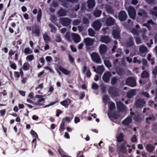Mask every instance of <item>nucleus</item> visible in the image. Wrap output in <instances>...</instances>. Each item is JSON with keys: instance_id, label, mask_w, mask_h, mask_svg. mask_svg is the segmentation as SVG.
I'll return each mask as SVG.
<instances>
[{"instance_id": "59", "label": "nucleus", "mask_w": 157, "mask_h": 157, "mask_svg": "<svg viewBox=\"0 0 157 157\" xmlns=\"http://www.w3.org/2000/svg\"><path fill=\"white\" fill-rule=\"evenodd\" d=\"M69 59L71 63H73L74 62L75 59L70 54L68 55Z\"/></svg>"}, {"instance_id": "24", "label": "nucleus", "mask_w": 157, "mask_h": 157, "mask_svg": "<svg viewBox=\"0 0 157 157\" xmlns=\"http://www.w3.org/2000/svg\"><path fill=\"white\" fill-rule=\"evenodd\" d=\"M67 13V11L65 10L60 8L58 12V15L59 16L62 17L66 16Z\"/></svg>"}, {"instance_id": "30", "label": "nucleus", "mask_w": 157, "mask_h": 157, "mask_svg": "<svg viewBox=\"0 0 157 157\" xmlns=\"http://www.w3.org/2000/svg\"><path fill=\"white\" fill-rule=\"evenodd\" d=\"M141 76L143 78H147L149 77V75L147 71L144 70L142 72Z\"/></svg>"}, {"instance_id": "22", "label": "nucleus", "mask_w": 157, "mask_h": 157, "mask_svg": "<svg viewBox=\"0 0 157 157\" xmlns=\"http://www.w3.org/2000/svg\"><path fill=\"white\" fill-rule=\"evenodd\" d=\"M137 14L139 16H143L145 17H147L148 16L147 12L143 9L139 10Z\"/></svg>"}, {"instance_id": "21", "label": "nucleus", "mask_w": 157, "mask_h": 157, "mask_svg": "<svg viewBox=\"0 0 157 157\" xmlns=\"http://www.w3.org/2000/svg\"><path fill=\"white\" fill-rule=\"evenodd\" d=\"M32 33L35 34V35L37 36H39L40 34V29L38 26L36 25H35V29H34V26L33 27Z\"/></svg>"}, {"instance_id": "63", "label": "nucleus", "mask_w": 157, "mask_h": 157, "mask_svg": "<svg viewBox=\"0 0 157 157\" xmlns=\"http://www.w3.org/2000/svg\"><path fill=\"white\" fill-rule=\"evenodd\" d=\"M85 97V93L84 92H81L80 94V95L79 97V99H80L82 100L83 99V98Z\"/></svg>"}, {"instance_id": "55", "label": "nucleus", "mask_w": 157, "mask_h": 157, "mask_svg": "<svg viewBox=\"0 0 157 157\" xmlns=\"http://www.w3.org/2000/svg\"><path fill=\"white\" fill-rule=\"evenodd\" d=\"M152 74L154 75V77L155 78L157 75V67H155L154 69L152 71Z\"/></svg>"}, {"instance_id": "17", "label": "nucleus", "mask_w": 157, "mask_h": 157, "mask_svg": "<svg viewBox=\"0 0 157 157\" xmlns=\"http://www.w3.org/2000/svg\"><path fill=\"white\" fill-rule=\"evenodd\" d=\"M71 101L70 99L67 98L60 102V104L64 106L65 108H67L68 105L71 103Z\"/></svg>"}, {"instance_id": "29", "label": "nucleus", "mask_w": 157, "mask_h": 157, "mask_svg": "<svg viewBox=\"0 0 157 157\" xmlns=\"http://www.w3.org/2000/svg\"><path fill=\"white\" fill-rule=\"evenodd\" d=\"M155 117H154L153 115H151L150 116L146 118V122L148 124H150V121L151 120H155Z\"/></svg>"}, {"instance_id": "5", "label": "nucleus", "mask_w": 157, "mask_h": 157, "mask_svg": "<svg viewBox=\"0 0 157 157\" xmlns=\"http://www.w3.org/2000/svg\"><path fill=\"white\" fill-rule=\"evenodd\" d=\"M127 17V15L125 11L124 10H122L118 13V19L121 21H125Z\"/></svg>"}, {"instance_id": "11", "label": "nucleus", "mask_w": 157, "mask_h": 157, "mask_svg": "<svg viewBox=\"0 0 157 157\" xmlns=\"http://www.w3.org/2000/svg\"><path fill=\"white\" fill-rule=\"evenodd\" d=\"M146 102L143 99H139L137 100L136 105L137 107L141 108L145 106Z\"/></svg>"}, {"instance_id": "49", "label": "nucleus", "mask_w": 157, "mask_h": 157, "mask_svg": "<svg viewBox=\"0 0 157 157\" xmlns=\"http://www.w3.org/2000/svg\"><path fill=\"white\" fill-rule=\"evenodd\" d=\"M117 73L119 75H121L122 74V69L120 68H118L116 69Z\"/></svg>"}, {"instance_id": "18", "label": "nucleus", "mask_w": 157, "mask_h": 157, "mask_svg": "<svg viewBox=\"0 0 157 157\" xmlns=\"http://www.w3.org/2000/svg\"><path fill=\"white\" fill-rule=\"evenodd\" d=\"M108 115L110 118H112L114 119H117L120 117L119 115L117 112L111 113H108Z\"/></svg>"}, {"instance_id": "39", "label": "nucleus", "mask_w": 157, "mask_h": 157, "mask_svg": "<svg viewBox=\"0 0 157 157\" xmlns=\"http://www.w3.org/2000/svg\"><path fill=\"white\" fill-rule=\"evenodd\" d=\"M131 33L133 34L136 36H138L139 35L138 30L135 28H133L132 29Z\"/></svg>"}, {"instance_id": "43", "label": "nucleus", "mask_w": 157, "mask_h": 157, "mask_svg": "<svg viewBox=\"0 0 157 157\" xmlns=\"http://www.w3.org/2000/svg\"><path fill=\"white\" fill-rule=\"evenodd\" d=\"M43 39L45 42L50 41V38L47 34H45L44 35Z\"/></svg>"}, {"instance_id": "61", "label": "nucleus", "mask_w": 157, "mask_h": 157, "mask_svg": "<svg viewBox=\"0 0 157 157\" xmlns=\"http://www.w3.org/2000/svg\"><path fill=\"white\" fill-rule=\"evenodd\" d=\"M50 19L51 21L53 23H54L57 21L56 17L54 15L52 16L51 17Z\"/></svg>"}, {"instance_id": "4", "label": "nucleus", "mask_w": 157, "mask_h": 157, "mask_svg": "<svg viewBox=\"0 0 157 157\" xmlns=\"http://www.w3.org/2000/svg\"><path fill=\"white\" fill-rule=\"evenodd\" d=\"M116 21L114 18L111 16H109L106 18L105 20V23L108 26H111L114 25Z\"/></svg>"}, {"instance_id": "6", "label": "nucleus", "mask_w": 157, "mask_h": 157, "mask_svg": "<svg viewBox=\"0 0 157 157\" xmlns=\"http://www.w3.org/2000/svg\"><path fill=\"white\" fill-rule=\"evenodd\" d=\"M128 14L130 17L134 19L135 18L136 16V12L135 9L131 6H129L128 10Z\"/></svg>"}, {"instance_id": "15", "label": "nucleus", "mask_w": 157, "mask_h": 157, "mask_svg": "<svg viewBox=\"0 0 157 157\" xmlns=\"http://www.w3.org/2000/svg\"><path fill=\"white\" fill-rule=\"evenodd\" d=\"M120 31L119 29H114L113 30L112 35L113 38L116 39H119L120 36Z\"/></svg>"}, {"instance_id": "19", "label": "nucleus", "mask_w": 157, "mask_h": 157, "mask_svg": "<svg viewBox=\"0 0 157 157\" xmlns=\"http://www.w3.org/2000/svg\"><path fill=\"white\" fill-rule=\"evenodd\" d=\"M72 39L75 43H78L80 41V37L79 35L76 33L72 34Z\"/></svg>"}, {"instance_id": "20", "label": "nucleus", "mask_w": 157, "mask_h": 157, "mask_svg": "<svg viewBox=\"0 0 157 157\" xmlns=\"http://www.w3.org/2000/svg\"><path fill=\"white\" fill-rule=\"evenodd\" d=\"M134 44V43L133 40V37L132 36H130L128 38L126 43V46L129 47H131L133 46Z\"/></svg>"}, {"instance_id": "2", "label": "nucleus", "mask_w": 157, "mask_h": 157, "mask_svg": "<svg viewBox=\"0 0 157 157\" xmlns=\"http://www.w3.org/2000/svg\"><path fill=\"white\" fill-rule=\"evenodd\" d=\"M90 56L92 60L95 63H101V59L98 53L92 52L90 55Z\"/></svg>"}, {"instance_id": "36", "label": "nucleus", "mask_w": 157, "mask_h": 157, "mask_svg": "<svg viewBox=\"0 0 157 157\" xmlns=\"http://www.w3.org/2000/svg\"><path fill=\"white\" fill-rule=\"evenodd\" d=\"M29 64L28 63L26 62L23 64V68L24 70L27 71L29 70Z\"/></svg>"}, {"instance_id": "50", "label": "nucleus", "mask_w": 157, "mask_h": 157, "mask_svg": "<svg viewBox=\"0 0 157 157\" xmlns=\"http://www.w3.org/2000/svg\"><path fill=\"white\" fill-rule=\"evenodd\" d=\"M30 134L32 136L35 137L36 138H38V136L37 133L33 130H31Z\"/></svg>"}, {"instance_id": "26", "label": "nucleus", "mask_w": 157, "mask_h": 157, "mask_svg": "<svg viewBox=\"0 0 157 157\" xmlns=\"http://www.w3.org/2000/svg\"><path fill=\"white\" fill-rule=\"evenodd\" d=\"M146 150L148 152H151L154 150L155 147L152 144H148L146 145Z\"/></svg>"}, {"instance_id": "46", "label": "nucleus", "mask_w": 157, "mask_h": 157, "mask_svg": "<svg viewBox=\"0 0 157 157\" xmlns=\"http://www.w3.org/2000/svg\"><path fill=\"white\" fill-rule=\"evenodd\" d=\"M45 101V99L44 98L42 97L38 100L37 102L35 103L34 105H42V104L40 103L41 101Z\"/></svg>"}, {"instance_id": "3", "label": "nucleus", "mask_w": 157, "mask_h": 157, "mask_svg": "<svg viewBox=\"0 0 157 157\" xmlns=\"http://www.w3.org/2000/svg\"><path fill=\"white\" fill-rule=\"evenodd\" d=\"M108 91V93L113 97H116L119 96L117 89L115 87L109 86Z\"/></svg>"}, {"instance_id": "42", "label": "nucleus", "mask_w": 157, "mask_h": 157, "mask_svg": "<svg viewBox=\"0 0 157 157\" xmlns=\"http://www.w3.org/2000/svg\"><path fill=\"white\" fill-rule=\"evenodd\" d=\"M147 48L145 46H142L139 48V50L140 52L143 53L146 51Z\"/></svg>"}, {"instance_id": "10", "label": "nucleus", "mask_w": 157, "mask_h": 157, "mask_svg": "<svg viewBox=\"0 0 157 157\" xmlns=\"http://www.w3.org/2000/svg\"><path fill=\"white\" fill-rule=\"evenodd\" d=\"M111 40V38L108 36H102L100 38V41L102 43H104L105 44H108L110 43Z\"/></svg>"}, {"instance_id": "8", "label": "nucleus", "mask_w": 157, "mask_h": 157, "mask_svg": "<svg viewBox=\"0 0 157 157\" xmlns=\"http://www.w3.org/2000/svg\"><path fill=\"white\" fill-rule=\"evenodd\" d=\"M112 76L110 72L107 71L104 74L102 78L105 82L107 83L109 81L110 78Z\"/></svg>"}, {"instance_id": "34", "label": "nucleus", "mask_w": 157, "mask_h": 157, "mask_svg": "<svg viewBox=\"0 0 157 157\" xmlns=\"http://www.w3.org/2000/svg\"><path fill=\"white\" fill-rule=\"evenodd\" d=\"M117 141L119 142H122L124 140V135L123 133H121L119 136L117 137Z\"/></svg>"}, {"instance_id": "53", "label": "nucleus", "mask_w": 157, "mask_h": 157, "mask_svg": "<svg viewBox=\"0 0 157 157\" xmlns=\"http://www.w3.org/2000/svg\"><path fill=\"white\" fill-rule=\"evenodd\" d=\"M98 88V85L96 83H93L92 84V88L94 90H97Z\"/></svg>"}, {"instance_id": "13", "label": "nucleus", "mask_w": 157, "mask_h": 157, "mask_svg": "<svg viewBox=\"0 0 157 157\" xmlns=\"http://www.w3.org/2000/svg\"><path fill=\"white\" fill-rule=\"evenodd\" d=\"M101 25V22L98 21H94L93 24V27L96 31L99 30Z\"/></svg>"}, {"instance_id": "41", "label": "nucleus", "mask_w": 157, "mask_h": 157, "mask_svg": "<svg viewBox=\"0 0 157 157\" xmlns=\"http://www.w3.org/2000/svg\"><path fill=\"white\" fill-rule=\"evenodd\" d=\"M97 71H96L97 73H102L104 71V68L102 66H98L97 68Z\"/></svg>"}, {"instance_id": "7", "label": "nucleus", "mask_w": 157, "mask_h": 157, "mask_svg": "<svg viewBox=\"0 0 157 157\" xmlns=\"http://www.w3.org/2000/svg\"><path fill=\"white\" fill-rule=\"evenodd\" d=\"M71 21V20L68 17H61L60 22L63 26H67L69 25Z\"/></svg>"}, {"instance_id": "38", "label": "nucleus", "mask_w": 157, "mask_h": 157, "mask_svg": "<svg viewBox=\"0 0 157 157\" xmlns=\"http://www.w3.org/2000/svg\"><path fill=\"white\" fill-rule=\"evenodd\" d=\"M33 52V51L29 48H26L24 50V53L26 55L31 54Z\"/></svg>"}, {"instance_id": "28", "label": "nucleus", "mask_w": 157, "mask_h": 157, "mask_svg": "<svg viewBox=\"0 0 157 157\" xmlns=\"http://www.w3.org/2000/svg\"><path fill=\"white\" fill-rule=\"evenodd\" d=\"M108 107L109 109L112 111L115 108V104L113 102L110 101L109 103Z\"/></svg>"}, {"instance_id": "60", "label": "nucleus", "mask_w": 157, "mask_h": 157, "mask_svg": "<svg viewBox=\"0 0 157 157\" xmlns=\"http://www.w3.org/2000/svg\"><path fill=\"white\" fill-rule=\"evenodd\" d=\"M86 76L88 78H90V77L91 75V73L89 69H88L87 70L86 73Z\"/></svg>"}, {"instance_id": "14", "label": "nucleus", "mask_w": 157, "mask_h": 157, "mask_svg": "<svg viewBox=\"0 0 157 157\" xmlns=\"http://www.w3.org/2000/svg\"><path fill=\"white\" fill-rule=\"evenodd\" d=\"M136 90L135 89H133L130 90L127 92L126 94V96L128 98H131L136 95Z\"/></svg>"}, {"instance_id": "44", "label": "nucleus", "mask_w": 157, "mask_h": 157, "mask_svg": "<svg viewBox=\"0 0 157 157\" xmlns=\"http://www.w3.org/2000/svg\"><path fill=\"white\" fill-rule=\"evenodd\" d=\"M34 59V56L33 55H30L27 56L26 59L27 61H32Z\"/></svg>"}, {"instance_id": "25", "label": "nucleus", "mask_w": 157, "mask_h": 157, "mask_svg": "<svg viewBox=\"0 0 157 157\" xmlns=\"http://www.w3.org/2000/svg\"><path fill=\"white\" fill-rule=\"evenodd\" d=\"M87 4L88 7L90 9L93 8L95 5L94 0H88Z\"/></svg>"}, {"instance_id": "64", "label": "nucleus", "mask_w": 157, "mask_h": 157, "mask_svg": "<svg viewBox=\"0 0 157 157\" xmlns=\"http://www.w3.org/2000/svg\"><path fill=\"white\" fill-rule=\"evenodd\" d=\"M52 6L54 8H56L58 6L57 2L55 1H53L52 3Z\"/></svg>"}, {"instance_id": "35", "label": "nucleus", "mask_w": 157, "mask_h": 157, "mask_svg": "<svg viewBox=\"0 0 157 157\" xmlns=\"http://www.w3.org/2000/svg\"><path fill=\"white\" fill-rule=\"evenodd\" d=\"M49 26L51 28V32L55 33L57 30V28L53 24H49Z\"/></svg>"}, {"instance_id": "58", "label": "nucleus", "mask_w": 157, "mask_h": 157, "mask_svg": "<svg viewBox=\"0 0 157 157\" xmlns=\"http://www.w3.org/2000/svg\"><path fill=\"white\" fill-rule=\"evenodd\" d=\"M14 75L15 77L18 78L20 77V73L18 72L15 71L14 72Z\"/></svg>"}, {"instance_id": "32", "label": "nucleus", "mask_w": 157, "mask_h": 157, "mask_svg": "<svg viewBox=\"0 0 157 157\" xmlns=\"http://www.w3.org/2000/svg\"><path fill=\"white\" fill-rule=\"evenodd\" d=\"M58 151L59 154L62 157H68V156L66 155V153L64 151L62 148H59Z\"/></svg>"}, {"instance_id": "1", "label": "nucleus", "mask_w": 157, "mask_h": 157, "mask_svg": "<svg viewBox=\"0 0 157 157\" xmlns=\"http://www.w3.org/2000/svg\"><path fill=\"white\" fill-rule=\"evenodd\" d=\"M125 84L130 87H133L136 86V80L134 78L129 77L126 79Z\"/></svg>"}, {"instance_id": "48", "label": "nucleus", "mask_w": 157, "mask_h": 157, "mask_svg": "<svg viewBox=\"0 0 157 157\" xmlns=\"http://www.w3.org/2000/svg\"><path fill=\"white\" fill-rule=\"evenodd\" d=\"M107 12L111 14H113L114 12L113 9L110 7H108L106 8V9Z\"/></svg>"}, {"instance_id": "57", "label": "nucleus", "mask_w": 157, "mask_h": 157, "mask_svg": "<svg viewBox=\"0 0 157 157\" xmlns=\"http://www.w3.org/2000/svg\"><path fill=\"white\" fill-rule=\"evenodd\" d=\"M82 22L83 24H89V21L87 18L84 17L83 18Z\"/></svg>"}, {"instance_id": "33", "label": "nucleus", "mask_w": 157, "mask_h": 157, "mask_svg": "<svg viewBox=\"0 0 157 157\" xmlns=\"http://www.w3.org/2000/svg\"><path fill=\"white\" fill-rule=\"evenodd\" d=\"M65 128V121H64V119H63V120L60 124V127L59 129V130L60 131V132L61 133L63 131Z\"/></svg>"}, {"instance_id": "47", "label": "nucleus", "mask_w": 157, "mask_h": 157, "mask_svg": "<svg viewBox=\"0 0 157 157\" xmlns=\"http://www.w3.org/2000/svg\"><path fill=\"white\" fill-rule=\"evenodd\" d=\"M104 63L107 67L109 68L112 66V65L108 60H104Z\"/></svg>"}, {"instance_id": "51", "label": "nucleus", "mask_w": 157, "mask_h": 157, "mask_svg": "<svg viewBox=\"0 0 157 157\" xmlns=\"http://www.w3.org/2000/svg\"><path fill=\"white\" fill-rule=\"evenodd\" d=\"M10 67L14 70H16L17 68V66L14 63H13L12 61L10 62Z\"/></svg>"}, {"instance_id": "9", "label": "nucleus", "mask_w": 157, "mask_h": 157, "mask_svg": "<svg viewBox=\"0 0 157 157\" xmlns=\"http://www.w3.org/2000/svg\"><path fill=\"white\" fill-rule=\"evenodd\" d=\"M83 42L86 46H90L94 44V40L89 37H87L84 39Z\"/></svg>"}, {"instance_id": "31", "label": "nucleus", "mask_w": 157, "mask_h": 157, "mask_svg": "<svg viewBox=\"0 0 157 157\" xmlns=\"http://www.w3.org/2000/svg\"><path fill=\"white\" fill-rule=\"evenodd\" d=\"M101 10H95L93 12L94 15L96 17H100L101 14Z\"/></svg>"}, {"instance_id": "23", "label": "nucleus", "mask_w": 157, "mask_h": 157, "mask_svg": "<svg viewBox=\"0 0 157 157\" xmlns=\"http://www.w3.org/2000/svg\"><path fill=\"white\" fill-rule=\"evenodd\" d=\"M58 68L59 71H61L62 73L66 75H68L70 74V71H69L61 66H59Z\"/></svg>"}, {"instance_id": "40", "label": "nucleus", "mask_w": 157, "mask_h": 157, "mask_svg": "<svg viewBox=\"0 0 157 157\" xmlns=\"http://www.w3.org/2000/svg\"><path fill=\"white\" fill-rule=\"evenodd\" d=\"M88 33L89 35L91 36H94L95 35V32L91 28L89 29H88Z\"/></svg>"}, {"instance_id": "16", "label": "nucleus", "mask_w": 157, "mask_h": 157, "mask_svg": "<svg viewBox=\"0 0 157 157\" xmlns=\"http://www.w3.org/2000/svg\"><path fill=\"white\" fill-rule=\"evenodd\" d=\"M116 105L117 108L119 111H123L125 110V105L121 101L117 102Z\"/></svg>"}, {"instance_id": "12", "label": "nucleus", "mask_w": 157, "mask_h": 157, "mask_svg": "<svg viewBox=\"0 0 157 157\" xmlns=\"http://www.w3.org/2000/svg\"><path fill=\"white\" fill-rule=\"evenodd\" d=\"M99 52L101 55L105 54L107 51V47L104 44H101L99 47Z\"/></svg>"}, {"instance_id": "27", "label": "nucleus", "mask_w": 157, "mask_h": 157, "mask_svg": "<svg viewBox=\"0 0 157 157\" xmlns=\"http://www.w3.org/2000/svg\"><path fill=\"white\" fill-rule=\"evenodd\" d=\"M131 117H128L122 121V123L124 125H128L131 122Z\"/></svg>"}, {"instance_id": "54", "label": "nucleus", "mask_w": 157, "mask_h": 157, "mask_svg": "<svg viewBox=\"0 0 157 157\" xmlns=\"http://www.w3.org/2000/svg\"><path fill=\"white\" fill-rule=\"evenodd\" d=\"M80 22V21L78 19H76L73 21L72 23L74 25H77L79 24Z\"/></svg>"}, {"instance_id": "52", "label": "nucleus", "mask_w": 157, "mask_h": 157, "mask_svg": "<svg viewBox=\"0 0 157 157\" xmlns=\"http://www.w3.org/2000/svg\"><path fill=\"white\" fill-rule=\"evenodd\" d=\"M131 140L132 142L134 143L136 142L137 140L136 135H133L131 138Z\"/></svg>"}, {"instance_id": "56", "label": "nucleus", "mask_w": 157, "mask_h": 157, "mask_svg": "<svg viewBox=\"0 0 157 157\" xmlns=\"http://www.w3.org/2000/svg\"><path fill=\"white\" fill-rule=\"evenodd\" d=\"M59 101V99H58L57 98L55 101L51 102L49 105H46V107L49 106L51 105H53L55 104L56 103H57V102H58Z\"/></svg>"}, {"instance_id": "45", "label": "nucleus", "mask_w": 157, "mask_h": 157, "mask_svg": "<svg viewBox=\"0 0 157 157\" xmlns=\"http://www.w3.org/2000/svg\"><path fill=\"white\" fill-rule=\"evenodd\" d=\"M120 151L123 153L125 152L126 151V147L124 144H121L120 147Z\"/></svg>"}, {"instance_id": "62", "label": "nucleus", "mask_w": 157, "mask_h": 157, "mask_svg": "<svg viewBox=\"0 0 157 157\" xmlns=\"http://www.w3.org/2000/svg\"><path fill=\"white\" fill-rule=\"evenodd\" d=\"M103 99L104 101L107 102L109 100V98L107 95H105L103 97Z\"/></svg>"}, {"instance_id": "37", "label": "nucleus", "mask_w": 157, "mask_h": 157, "mask_svg": "<svg viewBox=\"0 0 157 157\" xmlns=\"http://www.w3.org/2000/svg\"><path fill=\"white\" fill-rule=\"evenodd\" d=\"M118 81V79L115 76L111 78V83L112 85L116 84Z\"/></svg>"}]
</instances>
